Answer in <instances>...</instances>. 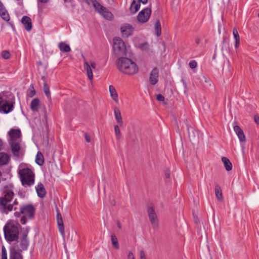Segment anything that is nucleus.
Returning a JSON list of instances; mask_svg holds the SVG:
<instances>
[{"label":"nucleus","mask_w":259,"mask_h":259,"mask_svg":"<svg viewBox=\"0 0 259 259\" xmlns=\"http://www.w3.org/2000/svg\"><path fill=\"white\" fill-rule=\"evenodd\" d=\"M1 55L2 57L5 59H8L10 57V54L7 51H3L1 53Z\"/></svg>","instance_id":"58836bf2"},{"label":"nucleus","mask_w":259,"mask_h":259,"mask_svg":"<svg viewBox=\"0 0 259 259\" xmlns=\"http://www.w3.org/2000/svg\"><path fill=\"white\" fill-rule=\"evenodd\" d=\"M159 77V70L157 68H153L150 72L149 75V82L152 84H155L158 80Z\"/></svg>","instance_id":"dca6fc26"},{"label":"nucleus","mask_w":259,"mask_h":259,"mask_svg":"<svg viewBox=\"0 0 259 259\" xmlns=\"http://www.w3.org/2000/svg\"><path fill=\"white\" fill-rule=\"evenodd\" d=\"M190 67L192 68H195L197 66V63L195 60H192L189 62Z\"/></svg>","instance_id":"37998d69"},{"label":"nucleus","mask_w":259,"mask_h":259,"mask_svg":"<svg viewBox=\"0 0 259 259\" xmlns=\"http://www.w3.org/2000/svg\"><path fill=\"white\" fill-rule=\"evenodd\" d=\"M44 91L48 98L50 97V92L49 91V87L47 84L46 83H45V84L44 85Z\"/></svg>","instance_id":"4c0bfd02"},{"label":"nucleus","mask_w":259,"mask_h":259,"mask_svg":"<svg viewBox=\"0 0 259 259\" xmlns=\"http://www.w3.org/2000/svg\"><path fill=\"white\" fill-rule=\"evenodd\" d=\"M35 190L38 196L40 198H43L46 194V191L44 186L41 183H38L35 187Z\"/></svg>","instance_id":"5701e85b"},{"label":"nucleus","mask_w":259,"mask_h":259,"mask_svg":"<svg viewBox=\"0 0 259 259\" xmlns=\"http://www.w3.org/2000/svg\"><path fill=\"white\" fill-rule=\"evenodd\" d=\"M165 176L166 178H169L170 177V172L169 171H167L165 174Z\"/></svg>","instance_id":"09e8293b"},{"label":"nucleus","mask_w":259,"mask_h":259,"mask_svg":"<svg viewBox=\"0 0 259 259\" xmlns=\"http://www.w3.org/2000/svg\"><path fill=\"white\" fill-rule=\"evenodd\" d=\"M148 215L152 224L154 225L157 224V216L155 213L154 208L152 206H150L148 208L147 210Z\"/></svg>","instance_id":"f3484780"},{"label":"nucleus","mask_w":259,"mask_h":259,"mask_svg":"<svg viewBox=\"0 0 259 259\" xmlns=\"http://www.w3.org/2000/svg\"><path fill=\"white\" fill-rule=\"evenodd\" d=\"M114 114L117 123L122 127L123 124L121 114L119 109L116 107L114 108Z\"/></svg>","instance_id":"6ab92c4d"},{"label":"nucleus","mask_w":259,"mask_h":259,"mask_svg":"<svg viewBox=\"0 0 259 259\" xmlns=\"http://www.w3.org/2000/svg\"><path fill=\"white\" fill-rule=\"evenodd\" d=\"M258 18H259V13H258Z\"/></svg>","instance_id":"4d7b16f0"},{"label":"nucleus","mask_w":259,"mask_h":259,"mask_svg":"<svg viewBox=\"0 0 259 259\" xmlns=\"http://www.w3.org/2000/svg\"><path fill=\"white\" fill-rule=\"evenodd\" d=\"M20 225L16 222L10 221L4 228L5 237L8 242H12L18 239Z\"/></svg>","instance_id":"20e7f679"},{"label":"nucleus","mask_w":259,"mask_h":259,"mask_svg":"<svg viewBox=\"0 0 259 259\" xmlns=\"http://www.w3.org/2000/svg\"><path fill=\"white\" fill-rule=\"evenodd\" d=\"M233 37L235 40V47L238 48L240 44V36L237 29L234 28L233 30Z\"/></svg>","instance_id":"cd10ccee"},{"label":"nucleus","mask_w":259,"mask_h":259,"mask_svg":"<svg viewBox=\"0 0 259 259\" xmlns=\"http://www.w3.org/2000/svg\"><path fill=\"white\" fill-rule=\"evenodd\" d=\"M21 22L27 31H29L32 29L31 19L29 17L23 16L21 19Z\"/></svg>","instance_id":"412c9836"},{"label":"nucleus","mask_w":259,"mask_h":259,"mask_svg":"<svg viewBox=\"0 0 259 259\" xmlns=\"http://www.w3.org/2000/svg\"><path fill=\"white\" fill-rule=\"evenodd\" d=\"M37 1L41 3H46L49 1V0H37Z\"/></svg>","instance_id":"864d4df0"},{"label":"nucleus","mask_w":259,"mask_h":259,"mask_svg":"<svg viewBox=\"0 0 259 259\" xmlns=\"http://www.w3.org/2000/svg\"><path fill=\"white\" fill-rule=\"evenodd\" d=\"M154 31L157 36H159L161 33V24L159 20H157L154 24Z\"/></svg>","instance_id":"2f4dec72"},{"label":"nucleus","mask_w":259,"mask_h":259,"mask_svg":"<svg viewBox=\"0 0 259 259\" xmlns=\"http://www.w3.org/2000/svg\"><path fill=\"white\" fill-rule=\"evenodd\" d=\"M4 196L0 197V210L5 213L13 209V205L10 204L14 196V187L12 184L8 185L3 189Z\"/></svg>","instance_id":"f257e3e1"},{"label":"nucleus","mask_w":259,"mask_h":259,"mask_svg":"<svg viewBox=\"0 0 259 259\" xmlns=\"http://www.w3.org/2000/svg\"><path fill=\"white\" fill-rule=\"evenodd\" d=\"M138 48L141 50L146 52L149 55H152L153 53L152 48L147 42H144L139 44L138 46Z\"/></svg>","instance_id":"4be33fe9"},{"label":"nucleus","mask_w":259,"mask_h":259,"mask_svg":"<svg viewBox=\"0 0 259 259\" xmlns=\"http://www.w3.org/2000/svg\"><path fill=\"white\" fill-rule=\"evenodd\" d=\"M234 131L235 132L236 134L237 135L238 138L240 142H241V147L243 149L244 144L246 141V138L243 131L238 125H235L234 126Z\"/></svg>","instance_id":"ddd939ff"},{"label":"nucleus","mask_w":259,"mask_h":259,"mask_svg":"<svg viewBox=\"0 0 259 259\" xmlns=\"http://www.w3.org/2000/svg\"><path fill=\"white\" fill-rule=\"evenodd\" d=\"M151 9L149 7L145 8L141 10L137 15V21L140 23H145L147 22L151 16Z\"/></svg>","instance_id":"9d476101"},{"label":"nucleus","mask_w":259,"mask_h":259,"mask_svg":"<svg viewBox=\"0 0 259 259\" xmlns=\"http://www.w3.org/2000/svg\"><path fill=\"white\" fill-rule=\"evenodd\" d=\"M29 97H32L35 95V91L34 90H31L28 93Z\"/></svg>","instance_id":"49530a36"},{"label":"nucleus","mask_w":259,"mask_h":259,"mask_svg":"<svg viewBox=\"0 0 259 259\" xmlns=\"http://www.w3.org/2000/svg\"><path fill=\"white\" fill-rule=\"evenodd\" d=\"M4 143L3 141L0 139V151L3 149Z\"/></svg>","instance_id":"de8ad7c7"},{"label":"nucleus","mask_w":259,"mask_h":259,"mask_svg":"<svg viewBox=\"0 0 259 259\" xmlns=\"http://www.w3.org/2000/svg\"><path fill=\"white\" fill-rule=\"evenodd\" d=\"M140 8L139 2L136 0H134L131 4L130 11L133 14H135Z\"/></svg>","instance_id":"bb28decb"},{"label":"nucleus","mask_w":259,"mask_h":259,"mask_svg":"<svg viewBox=\"0 0 259 259\" xmlns=\"http://www.w3.org/2000/svg\"><path fill=\"white\" fill-rule=\"evenodd\" d=\"M138 1L139 2V1L140 2H141L143 4H146L147 2H148V0H138Z\"/></svg>","instance_id":"8fccbe9b"},{"label":"nucleus","mask_w":259,"mask_h":259,"mask_svg":"<svg viewBox=\"0 0 259 259\" xmlns=\"http://www.w3.org/2000/svg\"><path fill=\"white\" fill-rule=\"evenodd\" d=\"M127 259H135V256L134 253L132 251H128L127 255Z\"/></svg>","instance_id":"c03bdc74"},{"label":"nucleus","mask_w":259,"mask_h":259,"mask_svg":"<svg viewBox=\"0 0 259 259\" xmlns=\"http://www.w3.org/2000/svg\"><path fill=\"white\" fill-rule=\"evenodd\" d=\"M40 107V101L38 98L33 99L30 104V108L32 111L37 112Z\"/></svg>","instance_id":"a878e982"},{"label":"nucleus","mask_w":259,"mask_h":259,"mask_svg":"<svg viewBox=\"0 0 259 259\" xmlns=\"http://www.w3.org/2000/svg\"><path fill=\"white\" fill-rule=\"evenodd\" d=\"M120 30L121 36L127 38L133 34L135 28L131 24L125 23L121 25Z\"/></svg>","instance_id":"9b49d317"},{"label":"nucleus","mask_w":259,"mask_h":259,"mask_svg":"<svg viewBox=\"0 0 259 259\" xmlns=\"http://www.w3.org/2000/svg\"><path fill=\"white\" fill-rule=\"evenodd\" d=\"M215 196H216L217 199L219 200H222L223 195H222V190H221V188L218 186H217L215 187Z\"/></svg>","instance_id":"f704fd0d"},{"label":"nucleus","mask_w":259,"mask_h":259,"mask_svg":"<svg viewBox=\"0 0 259 259\" xmlns=\"http://www.w3.org/2000/svg\"><path fill=\"white\" fill-rule=\"evenodd\" d=\"M85 140L87 142L90 143L91 142L92 136L89 133H85L84 135Z\"/></svg>","instance_id":"a19ab883"},{"label":"nucleus","mask_w":259,"mask_h":259,"mask_svg":"<svg viewBox=\"0 0 259 259\" xmlns=\"http://www.w3.org/2000/svg\"><path fill=\"white\" fill-rule=\"evenodd\" d=\"M93 5L96 10L104 18L107 20H111L113 15L112 13L109 12L107 9L104 8L98 2L96 1L92 2Z\"/></svg>","instance_id":"1a4fd4ad"},{"label":"nucleus","mask_w":259,"mask_h":259,"mask_svg":"<svg viewBox=\"0 0 259 259\" xmlns=\"http://www.w3.org/2000/svg\"><path fill=\"white\" fill-rule=\"evenodd\" d=\"M18 204V201H17V200H15L14 203H13V204H12L13 205H17Z\"/></svg>","instance_id":"5fc2aeb1"},{"label":"nucleus","mask_w":259,"mask_h":259,"mask_svg":"<svg viewBox=\"0 0 259 259\" xmlns=\"http://www.w3.org/2000/svg\"><path fill=\"white\" fill-rule=\"evenodd\" d=\"M59 219H62V216H61V214L57 213V220H58Z\"/></svg>","instance_id":"603ef678"},{"label":"nucleus","mask_w":259,"mask_h":259,"mask_svg":"<svg viewBox=\"0 0 259 259\" xmlns=\"http://www.w3.org/2000/svg\"><path fill=\"white\" fill-rule=\"evenodd\" d=\"M139 259H147L146 253L143 250L140 251L139 253Z\"/></svg>","instance_id":"79ce46f5"},{"label":"nucleus","mask_w":259,"mask_h":259,"mask_svg":"<svg viewBox=\"0 0 259 259\" xmlns=\"http://www.w3.org/2000/svg\"><path fill=\"white\" fill-rule=\"evenodd\" d=\"M29 245V241L26 235H23L20 238V247L22 250H26Z\"/></svg>","instance_id":"b1692460"},{"label":"nucleus","mask_w":259,"mask_h":259,"mask_svg":"<svg viewBox=\"0 0 259 259\" xmlns=\"http://www.w3.org/2000/svg\"><path fill=\"white\" fill-rule=\"evenodd\" d=\"M111 240L112 246L116 249H118L119 248L118 239L114 234H112L111 236Z\"/></svg>","instance_id":"72a5a7b5"},{"label":"nucleus","mask_w":259,"mask_h":259,"mask_svg":"<svg viewBox=\"0 0 259 259\" xmlns=\"http://www.w3.org/2000/svg\"><path fill=\"white\" fill-rule=\"evenodd\" d=\"M222 161L225 166V169L227 171H230L232 168V165L229 159L223 157L222 158Z\"/></svg>","instance_id":"c85d7f7f"},{"label":"nucleus","mask_w":259,"mask_h":259,"mask_svg":"<svg viewBox=\"0 0 259 259\" xmlns=\"http://www.w3.org/2000/svg\"><path fill=\"white\" fill-rule=\"evenodd\" d=\"M254 120H255V122L257 123V124H259V117H256L255 116L254 117Z\"/></svg>","instance_id":"3c124183"},{"label":"nucleus","mask_w":259,"mask_h":259,"mask_svg":"<svg viewBox=\"0 0 259 259\" xmlns=\"http://www.w3.org/2000/svg\"><path fill=\"white\" fill-rule=\"evenodd\" d=\"M13 105L10 102L7 97L0 94V112L8 113L13 110Z\"/></svg>","instance_id":"6e6552de"},{"label":"nucleus","mask_w":259,"mask_h":259,"mask_svg":"<svg viewBox=\"0 0 259 259\" xmlns=\"http://www.w3.org/2000/svg\"><path fill=\"white\" fill-rule=\"evenodd\" d=\"M58 48L61 52L68 53L70 51V48L69 45L64 42H61L58 45Z\"/></svg>","instance_id":"c756f323"},{"label":"nucleus","mask_w":259,"mask_h":259,"mask_svg":"<svg viewBox=\"0 0 259 259\" xmlns=\"http://www.w3.org/2000/svg\"><path fill=\"white\" fill-rule=\"evenodd\" d=\"M13 154L17 157L20 156L21 150L20 147V141L9 142Z\"/></svg>","instance_id":"4468645a"},{"label":"nucleus","mask_w":259,"mask_h":259,"mask_svg":"<svg viewBox=\"0 0 259 259\" xmlns=\"http://www.w3.org/2000/svg\"><path fill=\"white\" fill-rule=\"evenodd\" d=\"M200 82H201V83H205L206 84H207L209 86H210L211 85V80L209 78L205 76H204V75H202L200 77Z\"/></svg>","instance_id":"c9c22d12"},{"label":"nucleus","mask_w":259,"mask_h":259,"mask_svg":"<svg viewBox=\"0 0 259 259\" xmlns=\"http://www.w3.org/2000/svg\"><path fill=\"white\" fill-rule=\"evenodd\" d=\"M18 174L22 185L24 187H30L34 184V173L26 165L21 164L19 167Z\"/></svg>","instance_id":"7ed1b4c3"},{"label":"nucleus","mask_w":259,"mask_h":259,"mask_svg":"<svg viewBox=\"0 0 259 259\" xmlns=\"http://www.w3.org/2000/svg\"><path fill=\"white\" fill-rule=\"evenodd\" d=\"M35 162L36 163L41 166L44 163V158L42 153L40 152H38L36 156H35Z\"/></svg>","instance_id":"7c9ffc66"},{"label":"nucleus","mask_w":259,"mask_h":259,"mask_svg":"<svg viewBox=\"0 0 259 259\" xmlns=\"http://www.w3.org/2000/svg\"><path fill=\"white\" fill-rule=\"evenodd\" d=\"M59 230L60 233L63 235L64 233V228L62 219L57 220Z\"/></svg>","instance_id":"e433bc0d"},{"label":"nucleus","mask_w":259,"mask_h":259,"mask_svg":"<svg viewBox=\"0 0 259 259\" xmlns=\"http://www.w3.org/2000/svg\"><path fill=\"white\" fill-rule=\"evenodd\" d=\"M118 69L127 75H133L139 72V67L133 60L126 57L119 58L117 62Z\"/></svg>","instance_id":"f03ea898"},{"label":"nucleus","mask_w":259,"mask_h":259,"mask_svg":"<svg viewBox=\"0 0 259 259\" xmlns=\"http://www.w3.org/2000/svg\"><path fill=\"white\" fill-rule=\"evenodd\" d=\"M109 92L111 99L113 101L115 104H118L119 103V97L117 91L115 88L112 85L109 86Z\"/></svg>","instance_id":"2eb2a0df"},{"label":"nucleus","mask_w":259,"mask_h":259,"mask_svg":"<svg viewBox=\"0 0 259 259\" xmlns=\"http://www.w3.org/2000/svg\"><path fill=\"white\" fill-rule=\"evenodd\" d=\"M156 99L159 101H163L164 98V97L161 95V94H158L156 96Z\"/></svg>","instance_id":"a18cd8bd"},{"label":"nucleus","mask_w":259,"mask_h":259,"mask_svg":"<svg viewBox=\"0 0 259 259\" xmlns=\"http://www.w3.org/2000/svg\"><path fill=\"white\" fill-rule=\"evenodd\" d=\"M0 16L1 18L6 21L10 20V17L9 14L5 9L3 4L0 1Z\"/></svg>","instance_id":"a211bd4d"},{"label":"nucleus","mask_w":259,"mask_h":259,"mask_svg":"<svg viewBox=\"0 0 259 259\" xmlns=\"http://www.w3.org/2000/svg\"><path fill=\"white\" fill-rule=\"evenodd\" d=\"M2 259H7V250L4 246L2 249Z\"/></svg>","instance_id":"ea45409f"},{"label":"nucleus","mask_w":259,"mask_h":259,"mask_svg":"<svg viewBox=\"0 0 259 259\" xmlns=\"http://www.w3.org/2000/svg\"><path fill=\"white\" fill-rule=\"evenodd\" d=\"M16 209H17L16 207H14V210L15 211H16Z\"/></svg>","instance_id":"6e6d98bb"},{"label":"nucleus","mask_w":259,"mask_h":259,"mask_svg":"<svg viewBox=\"0 0 259 259\" xmlns=\"http://www.w3.org/2000/svg\"><path fill=\"white\" fill-rule=\"evenodd\" d=\"M83 68L84 73L87 76L91 83H92L94 78L93 70L97 68L96 62L93 60L84 59Z\"/></svg>","instance_id":"0eeeda50"},{"label":"nucleus","mask_w":259,"mask_h":259,"mask_svg":"<svg viewBox=\"0 0 259 259\" xmlns=\"http://www.w3.org/2000/svg\"><path fill=\"white\" fill-rule=\"evenodd\" d=\"M120 126L119 124H116L114 126V132L115 136L116 139L118 140L120 139L121 137V133L120 130Z\"/></svg>","instance_id":"473e14b6"},{"label":"nucleus","mask_w":259,"mask_h":259,"mask_svg":"<svg viewBox=\"0 0 259 259\" xmlns=\"http://www.w3.org/2000/svg\"><path fill=\"white\" fill-rule=\"evenodd\" d=\"M10 160V156L7 153L0 152V165H5L9 163Z\"/></svg>","instance_id":"aec40b11"},{"label":"nucleus","mask_w":259,"mask_h":259,"mask_svg":"<svg viewBox=\"0 0 259 259\" xmlns=\"http://www.w3.org/2000/svg\"><path fill=\"white\" fill-rule=\"evenodd\" d=\"M112 48L114 53L117 56L125 55L127 51L125 42L119 37L113 39Z\"/></svg>","instance_id":"423d86ee"},{"label":"nucleus","mask_w":259,"mask_h":259,"mask_svg":"<svg viewBox=\"0 0 259 259\" xmlns=\"http://www.w3.org/2000/svg\"><path fill=\"white\" fill-rule=\"evenodd\" d=\"M10 137L9 142L20 141L21 131L19 129H11L8 132Z\"/></svg>","instance_id":"f8f14e48"},{"label":"nucleus","mask_w":259,"mask_h":259,"mask_svg":"<svg viewBox=\"0 0 259 259\" xmlns=\"http://www.w3.org/2000/svg\"><path fill=\"white\" fill-rule=\"evenodd\" d=\"M10 259H23V256L19 251L13 248L10 250Z\"/></svg>","instance_id":"393cba45"},{"label":"nucleus","mask_w":259,"mask_h":259,"mask_svg":"<svg viewBox=\"0 0 259 259\" xmlns=\"http://www.w3.org/2000/svg\"><path fill=\"white\" fill-rule=\"evenodd\" d=\"M35 208L31 204L23 205L20 206V211H15L14 215L15 217H20L21 214L23 215L20 218V222L22 224H26L27 219H31L34 216Z\"/></svg>","instance_id":"39448f33"}]
</instances>
